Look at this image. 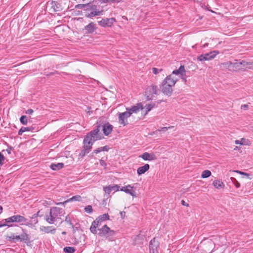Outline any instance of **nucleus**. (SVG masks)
<instances>
[{
    "label": "nucleus",
    "instance_id": "nucleus-1",
    "mask_svg": "<svg viewBox=\"0 0 253 253\" xmlns=\"http://www.w3.org/2000/svg\"><path fill=\"white\" fill-rule=\"evenodd\" d=\"M101 126L98 125L97 128L87 133L83 141V148L79 154V157L83 158L88 154L92 149L93 142L96 140H100L103 136L100 132Z\"/></svg>",
    "mask_w": 253,
    "mask_h": 253
},
{
    "label": "nucleus",
    "instance_id": "nucleus-2",
    "mask_svg": "<svg viewBox=\"0 0 253 253\" xmlns=\"http://www.w3.org/2000/svg\"><path fill=\"white\" fill-rule=\"evenodd\" d=\"M235 61H236L235 62L227 61L221 63L220 66L222 68L233 72L237 70H245L247 68H251L249 66L253 64L252 62H246L244 60L240 62H237V60Z\"/></svg>",
    "mask_w": 253,
    "mask_h": 253
},
{
    "label": "nucleus",
    "instance_id": "nucleus-3",
    "mask_svg": "<svg viewBox=\"0 0 253 253\" xmlns=\"http://www.w3.org/2000/svg\"><path fill=\"white\" fill-rule=\"evenodd\" d=\"M177 79L172 77V75L167 76L163 81L160 86L161 90L166 95L171 96L173 86Z\"/></svg>",
    "mask_w": 253,
    "mask_h": 253
},
{
    "label": "nucleus",
    "instance_id": "nucleus-4",
    "mask_svg": "<svg viewBox=\"0 0 253 253\" xmlns=\"http://www.w3.org/2000/svg\"><path fill=\"white\" fill-rule=\"evenodd\" d=\"M3 220L7 223V224H9L12 222H17L19 223L20 225H25L27 226H31L32 223L30 222H28V219L26 218L23 216L17 214L11 216L8 218H7Z\"/></svg>",
    "mask_w": 253,
    "mask_h": 253
},
{
    "label": "nucleus",
    "instance_id": "nucleus-5",
    "mask_svg": "<svg viewBox=\"0 0 253 253\" xmlns=\"http://www.w3.org/2000/svg\"><path fill=\"white\" fill-rule=\"evenodd\" d=\"M99 232L98 235L99 236L105 238L109 241H112L115 235V232L111 230L110 228L106 225H104L101 228H98Z\"/></svg>",
    "mask_w": 253,
    "mask_h": 253
},
{
    "label": "nucleus",
    "instance_id": "nucleus-6",
    "mask_svg": "<svg viewBox=\"0 0 253 253\" xmlns=\"http://www.w3.org/2000/svg\"><path fill=\"white\" fill-rule=\"evenodd\" d=\"M159 89L155 84H151L147 87L145 91V95L148 100H152L154 94H157Z\"/></svg>",
    "mask_w": 253,
    "mask_h": 253
},
{
    "label": "nucleus",
    "instance_id": "nucleus-7",
    "mask_svg": "<svg viewBox=\"0 0 253 253\" xmlns=\"http://www.w3.org/2000/svg\"><path fill=\"white\" fill-rule=\"evenodd\" d=\"M218 53L219 52L218 51L214 50L209 53L202 54L198 56L197 59L200 61L210 60L212 59H213Z\"/></svg>",
    "mask_w": 253,
    "mask_h": 253
},
{
    "label": "nucleus",
    "instance_id": "nucleus-8",
    "mask_svg": "<svg viewBox=\"0 0 253 253\" xmlns=\"http://www.w3.org/2000/svg\"><path fill=\"white\" fill-rule=\"evenodd\" d=\"M131 116V113L128 112L127 111L123 113H118V119L119 124L123 125L124 126H126L128 124L127 118Z\"/></svg>",
    "mask_w": 253,
    "mask_h": 253
},
{
    "label": "nucleus",
    "instance_id": "nucleus-9",
    "mask_svg": "<svg viewBox=\"0 0 253 253\" xmlns=\"http://www.w3.org/2000/svg\"><path fill=\"white\" fill-rule=\"evenodd\" d=\"M116 21L114 18H104L98 22L99 24L104 27H110Z\"/></svg>",
    "mask_w": 253,
    "mask_h": 253
},
{
    "label": "nucleus",
    "instance_id": "nucleus-10",
    "mask_svg": "<svg viewBox=\"0 0 253 253\" xmlns=\"http://www.w3.org/2000/svg\"><path fill=\"white\" fill-rule=\"evenodd\" d=\"M128 112L131 113V115L132 113H137L140 110H143L144 108L141 103H137L136 105L131 106L130 108H126Z\"/></svg>",
    "mask_w": 253,
    "mask_h": 253
},
{
    "label": "nucleus",
    "instance_id": "nucleus-11",
    "mask_svg": "<svg viewBox=\"0 0 253 253\" xmlns=\"http://www.w3.org/2000/svg\"><path fill=\"white\" fill-rule=\"evenodd\" d=\"M159 244L158 241L156 240L155 238H154L151 240L149 244V249L150 252L152 253H155V252H157V248L159 247Z\"/></svg>",
    "mask_w": 253,
    "mask_h": 253
},
{
    "label": "nucleus",
    "instance_id": "nucleus-12",
    "mask_svg": "<svg viewBox=\"0 0 253 253\" xmlns=\"http://www.w3.org/2000/svg\"><path fill=\"white\" fill-rule=\"evenodd\" d=\"M48 4L49 3L48 2ZM51 6V9L52 12H59L62 10V5L58 2L55 1H52L49 3Z\"/></svg>",
    "mask_w": 253,
    "mask_h": 253
},
{
    "label": "nucleus",
    "instance_id": "nucleus-13",
    "mask_svg": "<svg viewBox=\"0 0 253 253\" xmlns=\"http://www.w3.org/2000/svg\"><path fill=\"white\" fill-rule=\"evenodd\" d=\"M133 187H132L130 185H128L126 186L123 187L121 190L122 191H124L125 192L129 194L133 197H136V194L135 191L132 190Z\"/></svg>",
    "mask_w": 253,
    "mask_h": 253
},
{
    "label": "nucleus",
    "instance_id": "nucleus-14",
    "mask_svg": "<svg viewBox=\"0 0 253 253\" xmlns=\"http://www.w3.org/2000/svg\"><path fill=\"white\" fill-rule=\"evenodd\" d=\"M40 230L41 231L44 232L45 233L54 234L56 233V229L52 226H41L40 228Z\"/></svg>",
    "mask_w": 253,
    "mask_h": 253
},
{
    "label": "nucleus",
    "instance_id": "nucleus-15",
    "mask_svg": "<svg viewBox=\"0 0 253 253\" xmlns=\"http://www.w3.org/2000/svg\"><path fill=\"white\" fill-rule=\"evenodd\" d=\"M96 29V24L93 22H90L87 25L84 27V30H85L86 34H91Z\"/></svg>",
    "mask_w": 253,
    "mask_h": 253
},
{
    "label": "nucleus",
    "instance_id": "nucleus-16",
    "mask_svg": "<svg viewBox=\"0 0 253 253\" xmlns=\"http://www.w3.org/2000/svg\"><path fill=\"white\" fill-rule=\"evenodd\" d=\"M145 161H153L156 159V156L153 154L144 152L140 156Z\"/></svg>",
    "mask_w": 253,
    "mask_h": 253
},
{
    "label": "nucleus",
    "instance_id": "nucleus-17",
    "mask_svg": "<svg viewBox=\"0 0 253 253\" xmlns=\"http://www.w3.org/2000/svg\"><path fill=\"white\" fill-rule=\"evenodd\" d=\"M113 126L110 125L109 123L105 124L102 126V130L104 134L107 136L111 133L112 131Z\"/></svg>",
    "mask_w": 253,
    "mask_h": 253
},
{
    "label": "nucleus",
    "instance_id": "nucleus-18",
    "mask_svg": "<svg viewBox=\"0 0 253 253\" xmlns=\"http://www.w3.org/2000/svg\"><path fill=\"white\" fill-rule=\"evenodd\" d=\"M82 200V198L80 195H77L74 196H73L72 198L68 199L67 200L63 202H60L57 203L56 205H64L66 203H67L70 202L72 201H81Z\"/></svg>",
    "mask_w": 253,
    "mask_h": 253
},
{
    "label": "nucleus",
    "instance_id": "nucleus-19",
    "mask_svg": "<svg viewBox=\"0 0 253 253\" xmlns=\"http://www.w3.org/2000/svg\"><path fill=\"white\" fill-rule=\"evenodd\" d=\"M50 212L56 218L62 213V209L57 207H52L50 209Z\"/></svg>",
    "mask_w": 253,
    "mask_h": 253
},
{
    "label": "nucleus",
    "instance_id": "nucleus-20",
    "mask_svg": "<svg viewBox=\"0 0 253 253\" xmlns=\"http://www.w3.org/2000/svg\"><path fill=\"white\" fill-rule=\"evenodd\" d=\"M150 166L149 164H145L143 166L140 167L137 169V173L139 175H141L148 170Z\"/></svg>",
    "mask_w": 253,
    "mask_h": 253
},
{
    "label": "nucleus",
    "instance_id": "nucleus-21",
    "mask_svg": "<svg viewBox=\"0 0 253 253\" xmlns=\"http://www.w3.org/2000/svg\"><path fill=\"white\" fill-rule=\"evenodd\" d=\"M64 164L63 163H58L57 164L52 163L50 168L53 170H58L64 167Z\"/></svg>",
    "mask_w": 253,
    "mask_h": 253
},
{
    "label": "nucleus",
    "instance_id": "nucleus-22",
    "mask_svg": "<svg viewBox=\"0 0 253 253\" xmlns=\"http://www.w3.org/2000/svg\"><path fill=\"white\" fill-rule=\"evenodd\" d=\"M44 219L49 224L53 223L56 220V218L50 213V212H49V214L45 215Z\"/></svg>",
    "mask_w": 253,
    "mask_h": 253
},
{
    "label": "nucleus",
    "instance_id": "nucleus-23",
    "mask_svg": "<svg viewBox=\"0 0 253 253\" xmlns=\"http://www.w3.org/2000/svg\"><path fill=\"white\" fill-rule=\"evenodd\" d=\"M102 11H99V10H94L91 11L90 13L86 12L85 14V16L86 17H93L97 15H100L101 13H102Z\"/></svg>",
    "mask_w": 253,
    "mask_h": 253
},
{
    "label": "nucleus",
    "instance_id": "nucleus-24",
    "mask_svg": "<svg viewBox=\"0 0 253 253\" xmlns=\"http://www.w3.org/2000/svg\"><path fill=\"white\" fill-rule=\"evenodd\" d=\"M213 185L216 188H223L225 186L224 184L219 180H215L212 183Z\"/></svg>",
    "mask_w": 253,
    "mask_h": 253
},
{
    "label": "nucleus",
    "instance_id": "nucleus-25",
    "mask_svg": "<svg viewBox=\"0 0 253 253\" xmlns=\"http://www.w3.org/2000/svg\"><path fill=\"white\" fill-rule=\"evenodd\" d=\"M185 70L184 66L181 65L180 67L176 70L173 71L172 74V75H180L181 73L185 72Z\"/></svg>",
    "mask_w": 253,
    "mask_h": 253
},
{
    "label": "nucleus",
    "instance_id": "nucleus-26",
    "mask_svg": "<svg viewBox=\"0 0 253 253\" xmlns=\"http://www.w3.org/2000/svg\"><path fill=\"white\" fill-rule=\"evenodd\" d=\"M30 241L29 235L26 233H23L20 235V241L24 243H28Z\"/></svg>",
    "mask_w": 253,
    "mask_h": 253
},
{
    "label": "nucleus",
    "instance_id": "nucleus-27",
    "mask_svg": "<svg viewBox=\"0 0 253 253\" xmlns=\"http://www.w3.org/2000/svg\"><path fill=\"white\" fill-rule=\"evenodd\" d=\"M155 106V103H151L149 104H147L145 107L144 108V109H145L146 112L145 113V115H146L147 113L149 111H150L152 108H153Z\"/></svg>",
    "mask_w": 253,
    "mask_h": 253
},
{
    "label": "nucleus",
    "instance_id": "nucleus-28",
    "mask_svg": "<svg viewBox=\"0 0 253 253\" xmlns=\"http://www.w3.org/2000/svg\"><path fill=\"white\" fill-rule=\"evenodd\" d=\"M75 251V249L72 247H66L63 249L64 252L66 253H74Z\"/></svg>",
    "mask_w": 253,
    "mask_h": 253
},
{
    "label": "nucleus",
    "instance_id": "nucleus-29",
    "mask_svg": "<svg viewBox=\"0 0 253 253\" xmlns=\"http://www.w3.org/2000/svg\"><path fill=\"white\" fill-rule=\"evenodd\" d=\"M98 218L100 221L103 222L109 219V215L108 213H104L98 216Z\"/></svg>",
    "mask_w": 253,
    "mask_h": 253
},
{
    "label": "nucleus",
    "instance_id": "nucleus-30",
    "mask_svg": "<svg viewBox=\"0 0 253 253\" xmlns=\"http://www.w3.org/2000/svg\"><path fill=\"white\" fill-rule=\"evenodd\" d=\"M211 175V172L209 170H205L202 172L201 177L203 178L209 177Z\"/></svg>",
    "mask_w": 253,
    "mask_h": 253
},
{
    "label": "nucleus",
    "instance_id": "nucleus-31",
    "mask_svg": "<svg viewBox=\"0 0 253 253\" xmlns=\"http://www.w3.org/2000/svg\"><path fill=\"white\" fill-rule=\"evenodd\" d=\"M20 121L23 125H26L28 123L27 116H22L20 118Z\"/></svg>",
    "mask_w": 253,
    "mask_h": 253
},
{
    "label": "nucleus",
    "instance_id": "nucleus-32",
    "mask_svg": "<svg viewBox=\"0 0 253 253\" xmlns=\"http://www.w3.org/2000/svg\"><path fill=\"white\" fill-rule=\"evenodd\" d=\"M83 6H87L88 7L87 9H90L92 11L94 10H98L97 9V6L95 5L90 4V3H88L87 5H83Z\"/></svg>",
    "mask_w": 253,
    "mask_h": 253
},
{
    "label": "nucleus",
    "instance_id": "nucleus-33",
    "mask_svg": "<svg viewBox=\"0 0 253 253\" xmlns=\"http://www.w3.org/2000/svg\"><path fill=\"white\" fill-rule=\"evenodd\" d=\"M97 228V227H96V226L92 223L90 227V232L94 234H96L97 233V230H96Z\"/></svg>",
    "mask_w": 253,
    "mask_h": 253
},
{
    "label": "nucleus",
    "instance_id": "nucleus-34",
    "mask_svg": "<svg viewBox=\"0 0 253 253\" xmlns=\"http://www.w3.org/2000/svg\"><path fill=\"white\" fill-rule=\"evenodd\" d=\"M65 222H66L70 225L72 226V228H73V230L74 231V226L73 225V224H72V223L71 222V218H70V216L69 215H67V216H66Z\"/></svg>",
    "mask_w": 253,
    "mask_h": 253
},
{
    "label": "nucleus",
    "instance_id": "nucleus-35",
    "mask_svg": "<svg viewBox=\"0 0 253 253\" xmlns=\"http://www.w3.org/2000/svg\"><path fill=\"white\" fill-rule=\"evenodd\" d=\"M101 222H102L100 221L99 219L98 218H97L92 223L93 224H94L96 226V227H97V228H99L101 224Z\"/></svg>",
    "mask_w": 253,
    "mask_h": 253
},
{
    "label": "nucleus",
    "instance_id": "nucleus-36",
    "mask_svg": "<svg viewBox=\"0 0 253 253\" xmlns=\"http://www.w3.org/2000/svg\"><path fill=\"white\" fill-rule=\"evenodd\" d=\"M85 211L88 213H91L93 211L92 206L90 205H88L85 207L84 208Z\"/></svg>",
    "mask_w": 253,
    "mask_h": 253
},
{
    "label": "nucleus",
    "instance_id": "nucleus-37",
    "mask_svg": "<svg viewBox=\"0 0 253 253\" xmlns=\"http://www.w3.org/2000/svg\"><path fill=\"white\" fill-rule=\"evenodd\" d=\"M122 0H99L101 3H107L109 2H119Z\"/></svg>",
    "mask_w": 253,
    "mask_h": 253
},
{
    "label": "nucleus",
    "instance_id": "nucleus-38",
    "mask_svg": "<svg viewBox=\"0 0 253 253\" xmlns=\"http://www.w3.org/2000/svg\"><path fill=\"white\" fill-rule=\"evenodd\" d=\"M111 188V191H114V192H116L119 191L120 187L118 185H110Z\"/></svg>",
    "mask_w": 253,
    "mask_h": 253
},
{
    "label": "nucleus",
    "instance_id": "nucleus-39",
    "mask_svg": "<svg viewBox=\"0 0 253 253\" xmlns=\"http://www.w3.org/2000/svg\"><path fill=\"white\" fill-rule=\"evenodd\" d=\"M232 181L234 184L236 188H239L240 186V183L235 178H231Z\"/></svg>",
    "mask_w": 253,
    "mask_h": 253
},
{
    "label": "nucleus",
    "instance_id": "nucleus-40",
    "mask_svg": "<svg viewBox=\"0 0 253 253\" xmlns=\"http://www.w3.org/2000/svg\"><path fill=\"white\" fill-rule=\"evenodd\" d=\"M173 126H170L169 127H161L160 129H157L156 130V131H166L168 130L169 129L173 128Z\"/></svg>",
    "mask_w": 253,
    "mask_h": 253
},
{
    "label": "nucleus",
    "instance_id": "nucleus-41",
    "mask_svg": "<svg viewBox=\"0 0 253 253\" xmlns=\"http://www.w3.org/2000/svg\"><path fill=\"white\" fill-rule=\"evenodd\" d=\"M103 190L105 191V192L108 194H110V193L111 192V188L110 187V185L106 187H104Z\"/></svg>",
    "mask_w": 253,
    "mask_h": 253
},
{
    "label": "nucleus",
    "instance_id": "nucleus-42",
    "mask_svg": "<svg viewBox=\"0 0 253 253\" xmlns=\"http://www.w3.org/2000/svg\"><path fill=\"white\" fill-rule=\"evenodd\" d=\"M235 172H237V173H238L240 174H242V175H245L248 178H250L249 177L250 176V174L248 173H246V172H243V171H240V170H235Z\"/></svg>",
    "mask_w": 253,
    "mask_h": 253
},
{
    "label": "nucleus",
    "instance_id": "nucleus-43",
    "mask_svg": "<svg viewBox=\"0 0 253 253\" xmlns=\"http://www.w3.org/2000/svg\"><path fill=\"white\" fill-rule=\"evenodd\" d=\"M6 239L9 241H14V234H12L11 236H7Z\"/></svg>",
    "mask_w": 253,
    "mask_h": 253
},
{
    "label": "nucleus",
    "instance_id": "nucleus-44",
    "mask_svg": "<svg viewBox=\"0 0 253 253\" xmlns=\"http://www.w3.org/2000/svg\"><path fill=\"white\" fill-rule=\"evenodd\" d=\"M162 71V69H158V68H152V71H153V73L154 74H157L158 73L161 72V71Z\"/></svg>",
    "mask_w": 253,
    "mask_h": 253
},
{
    "label": "nucleus",
    "instance_id": "nucleus-45",
    "mask_svg": "<svg viewBox=\"0 0 253 253\" xmlns=\"http://www.w3.org/2000/svg\"><path fill=\"white\" fill-rule=\"evenodd\" d=\"M31 221H28V222L31 223L32 225L33 224H36L38 222V220L37 218H36V217H35L34 218H32V217H31Z\"/></svg>",
    "mask_w": 253,
    "mask_h": 253
},
{
    "label": "nucleus",
    "instance_id": "nucleus-46",
    "mask_svg": "<svg viewBox=\"0 0 253 253\" xmlns=\"http://www.w3.org/2000/svg\"><path fill=\"white\" fill-rule=\"evenodd\" d=\"M43 215L42 214H40V211H38L37 213L34 214L32 216V218H34L35 217H36L37 218L38 216H42Z\"/></svg>",
    "mask_w": 253,
    "mask_h": 253
},
{
    "label": "nucleus",
    "instance_id": "nucleus-47",
    "mask_svg": "<svg viewBox=\"0 0 253 253\" xmlns=\"http://www.w3.org/2000/svg\"><path fill=\"white\" fill-rule=\"evenodd\" d=\"M21 128L24 130V132L30 131L33 130V128L31 127H22Z\"/></svg>",
    "mask_w": 253,
    "mask_h": 253
},
{
    "label": "nucleus",
    "instance_id": "nucleus-48",
    "mask_svg": "<svg viewBox=\"0 0 253 253\" xmlns=\"http://www.w3.org/2000/svg\"><path fill=\"white\" fill-rule=\"evenodd\" d=\"M4 160V157L3 154H2L0 152V165H2L3 164V162Z\"/></svg>",
    "mask_w": 253,
    "mask_h": 253
},
{
    "label": "nucleus",
    "instance_id": "nucleus-49",
    "mask_svg": "<svg viewBox=\"0 0 253 253\" xmlns=\"http://www.w3.org/2000/svg\"><path fill=\"white\" fill-rule=\"evenodd\" d=\"M101 149V147L98 148L97 149L94 150L93 152H92V154H98L100 153V152L102 151Z\"/></svg>",
    "mask_w": 253,
    "mask_h": 253
},
{
    "label": "nucleus",
    "instance_id": "nucleus-50",
    "mask_svg": "<svg viewBox=\"0 0 253 253\" xmlns=\"http://www.w3.org/2000/svg\"><path fill=\"white\" fill-rule=\"evenodd\" d=\"M102 151H108L109 149V147L107 146H104L103 147H101V149Z\"/></svg>",
    "mask_w": 253,
    "mask_h": 253
},
{
    "label": "nucleus",
    "instance_id": "nucleus-51",
    "mask_svg": "<svg viewBox=\"0 0 253 253\" xmlns=\"http://www.w3.org/2000/svg\"><path fill=\"white\" fill-rule=\"evenodd\" d=\"M13 148L11 146H8L7 149L6 150V152L8 154H11V151L13 150Z\"/></svg>",
    "mask_w": 253,
    "mask_h": 253
},
{
    "label": "nucleus",
    "instance_id": "nucleus-52",
    "mask_svg": "<svg viewBox=\"0 0 253 253\" xmlns=\"http://www.w3.org/2000/svg\"><path fill=\"white\" fill-rule=\"evenodd\" d=\"M99 163H100V165L102 166L105 167L106 166V164L105 162L102 159L100 160Z\"/></svg>",
    "mask_w": 253,
    "mask_h": 253
},
{
    "label": "nucleus",
    "instance_id": "nucleus-53",
    "mask_svg": "<svg viewBox=\"0 0 253 253\" xmlns=\"http://www.w3.org/2000/svg\"><path fill=\"white\" fill-rule=\"evenodd\" d=\"M33 112L34 110L31 109H28L26 111V113L29 115H32L33 113Z\"/></svg>",
    "mask_w": 253,
    "mask_h": 253
},
{
    "label": "nucleus",
    "instance_id": "nucleus-54",
    "mask_svg": "<svg viewBox=\"0 0 253 253\" xmlns=\"http://www.w3.org/2000/svg\"><path fill=\"white\" fill-rule=\"evenodd\" d=\"M248 108V105L247 104H244L241 106V109H243L244 110H247Z\"/></svg>",
    "mask_w": 253,
    "mask_h": 253
},
{
    "label": "nucleus",
    "instance_id": "nucleus-55",
    "mask_svg": "<svg viewBox=\"0 0 253 253\" xmlns=\"http://www.w3.org/2000/svg\"><path fill=\"white\" fill-rule=\"evenodd\" d=\"M14 240L20 241V235H14Z\"/></svg>",
    "mask_w": 253,
    "mask_h": 253
},
{
    "label": "nucleus",
    "instance_id": "nucleus-56",
    "mask_svg": "<svg viewBox=\"0 0 253 253\" xmlns=\"http://www.w3.org/2000/svg\"><path fill=\"white\" fill-rule=\"evenodd\" d=\"M23 132H24V130H23V129L21 128L18 131V135H22Z\"/></svg>",
    "mask_w": 253,
    "mask_h": 253
},
{
    "label": "nucleus",
    "instance_id": "nucleus-57",
    "mask_svg": "<svg viewBox=\"0 0 253 253\" xmlns=\"http://www.w3.org/2000/svg\"><path fill=\"white\" fill-rule=\"evenodd\" d=\"M23 132H24V130H23V129L21 128L18 131V135H22Z\"/></svg>",
    "mask_w": 253,
    "mask_h": 253
},
{
    "label": "nucleus",
    "instance_id": "nucleus-58",
    "mask_svg": "<svg viewBox=\"0 0 253 253\" xmlns=\"http://www.w3.org/2000/svg\"><path fill=\"white\" fill-rule=\"evenodd\" d=\"M8 226V227H11L12 226V225L10 224H0V227H3V226Z\"/></svg>",
    "mask_w": 253,
    "mask_h": 253
},
{
    "label": "nucleus",
    "instance_id": "nucleus-59",
    "mask_svg": "<svg viewBox=\"0 0 253 253\" xmlns=\"http://www.w3.org/2000/svg\"><path fill=\"white\" fill-rule=\"evenodd\" d=\"M181 204L183 205V206H186V207H188L189 206V205L186 203L185 201L184 200H182L181 201Z\"/></svg>",
    "mask_w": 253,
    "mask_h": 253
},
{
    "label": "nucleus",
    "instance_id": "nucleus-60",
    "mask_svg": "<svg viewBox=\"0 0 253 253\" xmlns=\"http://www.w3.org/2000/svg\"><path fill=\"white\" fill-rule=\"evenodd\" d=\"M180 76L181 77V79H182V78H186V74H185V72H182L181 73V74L180 75Z\"/></svg>",
    "mask_w": 253,
    "mask_h": 253
},
{
    "label": "nucleus",
    "instance_id": "nucleus-61",
    "mask_svg": "<svg viewBox=\"0 0 253 253\" xmlns=\"http://www.w3.org/2000/svg\"><path fill=\"white\" fill-rule=\"evenodd\" d=\"M182 81L185 83L186 84V82H187V80H186V78H182Z\"/></svg>",
    "mask_w": 253,
    "mask_h": 253
},
{
    "label": "nucleus",
    "instance_id": "nucleus-62",
    "mask_svg": "<svg viewBox=\"0 0 253 253\" xmlns=\"http://www.w3.org/2000/svg\"><path fill=\"white\" fill-rule=\"evenodd\" d=\"M120 214H121V216L122 218H123V216L125 215V212L124 211H121L120 212Z\"/></svg>",
    "mask_w": 253,
    "mask_h": 253
},
{
    "label": "nucleus",
    "instance_id": "nucleus-63",
    "mask_svg": "<svg viewBox=\"0 0 253 253\" xmlns=\"http://www.w3.org/2000/svg\"><path fill=\"white\" fill-rule=\"evenodd\" d=\"M235 143L236 144H243L242 143H241L239 140H238L235 141Z\"/></svg>",
    "mask_w": 253,
    "mask_h": 253
},
{
    "label": "nucleus",
    "instance_id": "nucleus-64",
    "mask_svg": "<svg viewBox=\"0 0 253 253\" xmlns=\"http://www.w3.org/2000/svg\"><path fill=\"white\" fill-rule=\"evenodd\" d=\"M208 44H209V43H206L205 44H203V45L202 46V47H205L206 46H208Z\"/></svg>",
    "mask_w": 253,
    "mask_h": 253
}]
</instances>
